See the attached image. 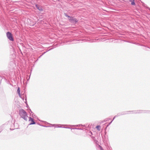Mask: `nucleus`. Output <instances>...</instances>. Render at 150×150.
Instances as JSON below:
<instances>
[{"label":"nucleus","mask_w":150,"mask_h":150,"mask_svg":"<svg viewBox=\"0 0 150 150\" xmlns=\"http://www.w3.org/2000/svg\"><path fill=\"white\" fill-rule=\"evenodd\" d=\"M19 114L25 120H27L28 117L27 114L24 110H20L19 111Z\"/></svg>","instance_id":"1"},{"label":"nucleus","mask_w":150,"mask_h":150,"mask_svg":"<svg viewBox=\"0 0 150 150\" xmlns=\"http://www.w3.org/2000/svg\"><path fill=\"white\" fill-rule=\"evenodd\" d=\"M6 36L8 39L11 41H13L14 39L13 37V35L11 33L9 32H7L6 33Z\"/></svg>","instance_id":"2"},{"label":"nucleus","mask_w":150,"mask_h":150,"mask_svg":"<svg viewBox=\"0 0 150 150\" xmlns=\"http://www.w3.org/2000/svg\"><path fill=\"white\" fill-rule=\"evenodd\" d=\"M67 16L69 18V20L71 22L76 23L78 22V20L73 17H70L68 16Z\"/></svg>","instance_id":"3"},{"label":"nucleus","mask_w":150,"mask_h":150,"mask_svg":"<svg viewBox=\"0 0 150 150\" xmlns=\"http://www.w3.org/2000/svg\"><path fill=\"white\" fill-rule=\"evenodd\" d=\"M29 121L31 122L30 124H35V122L34 121L33 119L31 117H29Z\"/></svg>","instance_id":"4"},{"label":"nucleus","mask_w":150,"mask_h":150,"mask_svg":"<svg viewBox=\"0 0 150 150\" xmlns=\"http://www.w3.org/2000/svg\"><path fill=\"white\" fill-rule=\"evenodd\" d=\"M17 92L18 94V95L20 97H21V96L20 94V88L19 87L18 88V89L17 90Z\"/></svg>","instance_id":"5"},{"label":"nucleus","mask_w":150,"mask_h":150,"mask_svg":"<svg viewBox=\"0 0 150 150\" xmlns=\"http://www.w3.org/2000/svg\"><path fill=\"white\" fill-rule=\"evenodd\" d=\"M131 2V4L132 5H134L135 4V3L134 2V0H130Z\"/></svg>","instance_id":"6"},{"label":"nucleus","mask_w":150,"mask_h":150,"mask_svg":"<svg viewBox=\"0 0 150 150\" xmlns=\"http://www.w3.org/2000/svg\"><path fill=\"white\" fill-rule=\"evenodd\" d=\"M100 126L99 125H98L96 127V128L99 130H100Z\"/></svg>","instance_id":"7"},{"label":"nucleus","mask_w":150,"mask_h":150,"mask_svg":"<svg viewBox=\"0 0 150 150\" xmlns=\"http://www.w3.org/2000/svg\"><path fill=\"white\" fill-rule=\"evenodd\" d=\"M36 7L37 8H38V9L39 10H40V11H42V9L41 8L40 9V8H39L38 6H37V5H36Z\"/></svg>","instance_id":"8"},{"label":"nucleus","mask_w":150,"mask_h":150,"mask_svg":"<svg viewBox=\"0 0 150 150\" xmlns=\"http://www.w3.org/2000/svg\"><path fill=\"white\" fill-rule=\"evenodd\" d=\"M100 146V148L101 150H103V149L102 148V147L101 146Z\"/></svg>","instance_id":"9"}]
</instances>
